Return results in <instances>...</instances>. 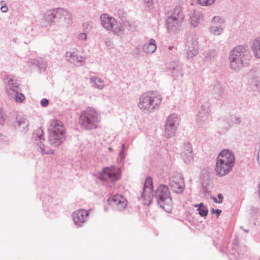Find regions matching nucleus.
<instances>
[{
  "instance_id": "1",
  "label": "nucleus",
  "mask_w": 260,
  "mask_h": 260,
  "mask_svg": "<svg viewBox=\"0 0 260 260\" xmlns=\"http://www.w3.org/2000/svg\"><path fill=\"white\" fill-rule=\"evenodd\" d=\"M251 58L249 47L246 45H238L234 47L229 53L230 68L238 72L247 67Z\"/></svg>"
},
{
  "instance_id": "2",
  "label": "nucleus",
  "mask_w": 260,
  "mask_h": 260,
  "mask_svg": "<svg viewBox=\"0 0 260 260\" xmlns=\"http://www.w3.org/2000/svg\"><path fill=\"white\" fill-rule=\"evenodd\" d=\"M48 131L50 146L57 147L63 143L66 139V129L61 121L56 119L51 120Z\"/></svg>"
},
{
  "instance_id": "3",
  "label": "nucleus",
  "mask_w": 260,
  "mask_h": 260,
  "mask_svg": "<svg viewBox=\"0 0 260 260\" xmlns=\"http://www.w3.org/2000/svg\"><path fill=\"white\" fill-rule=\"evenodd\" d=\"M100 121V115L95 109L91 107L83 110L78 119V122L81 127L88 131L96 128Z\"/></svg>"
},
{
  "instance_id": "4",
  "label": "nucleus",
  "mask_w": 260,
  "mask_h": 260,
  "mask_svg": "<svg viewBox=\"0 0 260 260\" xmlns=\"http://www.w3.org/2000/svg\"><path fill=\"white\" fill-rule=\"evenodd\" d=\"M161 102V95L156 91H149L142 94L138 104L139 108L144 112L152 113L158 108Z\"/></svg>"
},
{
  "instance_id": "5",
  "label": "nucleus",
  "mask_w": 260,
  "mask_h": 260,
  "mask_svg": "<svg viewBox=\"0 0 260 260\" xmlns=\"http://www.w3.org/2000/svg\"><path fill=\"white\" fill-rule=\"evenodd\" d=\"M153 197L157 204L161 208L168 213L171 212L173 201L168 186L163 184L160 185L155 190Z\"/></svg>"
},
{
  "instance_id": "6",
  "label": "nucleus",
  "mask_w": 260,
  "mask_h": 260,
  "mask_svg": "<svg viewBox=\"0 0 260 260\" xmlns=\"http://www.w3.org/2000/svg\"><path fill=\"white\" fill-rule=\"evenodd\" d=\"M181 12L180 7L176 6L169 12L166 20V25L170 34H175L179 30L183 19Z\"/></svg>"
},
{
  "instance_id": "7",
  "label": "nucleus",
  "mask_w": 260,
  "mask_h": 260,
  "mask_svg": "<svg viewBox=\"0 0 260 260\" xmlns=\"http://www.w3.org/2000/svg\"><path fill=\"white\" fill-rule=\"evenodd\" d=\"M7 93L10 100L16 102L21 103L24 99V95L21 93L19 84L13 78L7 77L5 79Z\"/></svg>"
},
{
  "instance_id": "8",
  "label": "nucleus",
  "mask_w": 260,
  "mask_h": 260,
  "mask_svg": "<svg viewBox=\"0 0 260 260\" xmlns=\"http://www.w3.org/2000/svg\"><path fill=\"white\" fill-rule=\"evenodd\" d=\"M212 121L210 104L205 102L201 106L197 116V124L198 127L204 129L208 127Z\"/></svg>"
},
{
  "instance_id": "9",
  "label": "nucleus",
  "mask_w": 260,
  "mask_h": 260,
  "mask_svg": "<svg viewBox=\"0 0 260 260\" xmlns=\"http://www.w3.org/2000/svg\"><path fill=\"white\" fill-rule=\"evenodd\" d=\"M100 19L102 26L107 30L112 31L117 36H120L123 34V29L121 24L114 18L105 13L101 15Z\"/></svg>"
},
{
  "instance_id": "10",
  "label": "nucleus",
  "mask_w": 260,
  "mask_h": 260,
  "mask_svg": "<svg viewBox=\"0 0 260 260\" xmlns=\"http://www.w3.org/2000/svg\"><path fill=\"white\" fill-rule=\"evenodd\" d=\"M32 139L34 143L37 146V149L42 154H53L54 150L47 146H45L44 142L45 141L44 132L41 127L36 129L32 135Z\"/></svg>"
},
{
  "instance_id": "11",
  "label": "nucleus",
  "mask_w": 260,
  "mask_h": 260,
  "mask_svg": "<svg viewBox=\"0 0 260 260\" xmlns=\"http://www.w3.org/2000/svg\"><path fill=\"white\" fill-rule=\"evenodd\" d=\"M121 171L118 168L110 167L104 168L99 173L98 178L103 181L114 182L120 178Z\"/></svg>"
},
{
  "instance_id": "12",
  "label": "nucleus",
  "mask_w": 260,
  "mask_h": 260,
  "mask_svg": "<svg viewBox=\"0 0 260 260\" xmlns=\"http://www.w3.org/2000/svg\"><path fill=\"white\" fill-rule=\"evenodd\" d=\"M153 198L152 180L151 177H147L144 184L143 191L140 197L139 201L144 205H149Z\"/></svg>"
},
{
  "instance_id": "13",
  "label": "nucleus",
  "mask_w": 260,
  "mask_h": 260,
  "mask_svg": "<svg viewBox=\"0 0 260 260\" xmlns=\"http://www.w3.org/2000/svg\"><path fill=\"white\" fill-rule=\"evenodd\" d=\"M179 120V116L176 114H172L168 117L165 124V135L167 138L175 136Z\"/></svg>"
},
{
  "instance_id": "14",
  "label": "nucleus",
  "mask_w": 260,
  "mask_h": 260,
  "mask_svg": "<svg viewBox=\"0 0 260 260\" xmlns=\"http://www.w3.org/2000/svg\"><path fill=\"white\" fill-rule=\"evenodd\" d=\"M109 204L117 211H123L127 206V202L121 194H115L108 200Z\"/></svg>"
},
{
  "instance_id": "15",
  "label": "nucleus",
  "mask_w": 260,
  "mask_h": 260,
  "mask_svg": "<svg viewBox=\"0 0 260 260\" xmlns=\"http://www.w3.org/2000/svg\"><path fill=\"white\" fill-rule=\"evenodd\" d=\"M198 42L196 38L193 37L188 38L185 47V51L186 52L187 58H193L196 56L199 52Z\"/></svg>"
},
{
  "instance_id": "16",
  "label": "nucleus",
  "mask_w": 260,
  "mask_h": 260,
  "mask_svg": "<svg viewBox=\"0 0 260 260\" xmlns=\"http://www.w3.org/2000/svg\"><path fill=\"white\" fill-rule=\"evenodd\" d=\"M89 215V211L85 209H79L74 212L72 214V218L75 224L79 226L82 225Z\"/></svg>"
},
{
  "instance_id": "17",
  "label": "nucleus",
  "mask_w": 260,
  "mask_h": 260,
  "mask_svg": "<svg viewBox=\"0 0 260 260\" xmlns=\"http://www.w3.org/2000/svg\"><path fill=\"white\" fill-rule=\"evenodd\" d=\"M233 166L223 161L217 160L215 171L218 176L222 177L229 173Z\"/></svg>"
},
{
  "instance_id": "18",
  "label": "nucleus",
  "mask_w": 260,
  "mask_h": 260,
  "mask_svg": "<svg viewBox=\"0 0 260 260\" xmlns=\"http://www.w3.org/2000/svg\"><path fill=\"white\" fill-rule=\"evenodd\" d=\"M66 58L68 61L77 66L81 64L86 59L85 56L79 55L77 51L67 52Z\"/></svg>"
},
{
  "instance_id": "19",
  "label": "nucleus",
  "mask_w": 260,
  "mask_h": 260,
  "mask_svg": "<svg viewBox=\"0 0 260 260\" xmlns=\"http://www.w3.org/2000/svg\"><path fill=\"white\" fill-rule=\"evenodd\" d=\"M169 69L175 79L180 80L182 78L184 74L178 60L171 62L169 64Z\"/></svg>"
},
{
  "instance_id": "20",
  "label": "nucleus",
  "mask_w": 260,
  "mask_h": 260,
  "mask_svg": "<svg viewBox=\"0 0 260 260\" xmlns=\"http://www.w3.org/2000/svg\"><path fill=\"white\" fill-rule=\"evenodd\" d=\"M181 155L185 164H188L192 162L193 158V153L191 144L189 143L184 144L183 150Z\"/></svg>"
},
{
  "instance_id": "21",
  "label": "nucleus",
  "mask_w": 260,
  "mask_h": 260,
  "mask_svg": "<svg viewBox=\"0 0 260 260\" xmlns=\"http://www.w3.org/2000/svg\"><path fill=\"white\" fill-rule=\"evenodd\" d=\"M217 160L223 161L233 166L235 164V156L233 152L228 149L223 150L220 152L218 154Z\"/></svg>"
},
{
  "instance_id": "22",
  "label": "nucleus",
  "mask_w": 260,
  "mask_h": 260,
  "mask_svg": "<svg viewBox=\"0 0 260 260\" xmlns=\"http://www.w3.org/2000/svg\"><path fill=\"white\" fill-rule=\"evenodd\" d=\"M57 21L59 20H62L63 22L67 25H69L72 22V15L67 10L58 8H57Z\"/></svg>"
},
{
  "instance_id": "23",
  "label": "nucleus",
  "mask_w": 260,
  "mask_h": 260,
  "mask_svg": "<svg viewBox=\"0 0 260 260\" xmlns=\"http://www.w3.org/2000/svg\"><path fill=\"white\" fill-rule=\"evenodd\" d=\"M14 125L16 128L21 127L22 129V131L26 133L27 131V128L29 125V122L25 116H18L16 118Z\"/></svg>"
},
{
  "instance_id": "24",
  "label": "nucleus",
  "mask_w": 260,
  "mask_h": 260,
  "mask_svg": "<svg viewBox=\"0 0 260 260\" xmlns=\"http://www.w3.org/2000/svg\"><path fill=\"white\" fill-rule=\"evenodd\" d=\"M251 48L254 57L260 59V36L256 37L252 41Z\"/></svg>"
},
{
  "instance_id": "25",
  "label": "nucleus",
  "mask_w": 260,
  "mask_h": 260,
  "mask_svg": "<svg viewBox=\"0 0 260 260\" xmlns=\"http://www.w3.org/2000/svg\"><path fill=\"white\" fill-rule=\"evenodd\" d=\"M202 17V12L194 10L190 16V24L192 27H197L200 23V20Z\"/></svg>"
},
{
  "instance_id": "26",
  "label": "nucleus",
  "mask_w": 260,
  "mask_h": 260,
  "mask_svg": "<svg viewBox=\"0 0 260 260\" xmlns=\"http://www.w3.org/2000/svg\"><path fill=\"white\" fill-rule=\"evenodd\" d=\"M156 48L155 41L153 39H151L148 43L144 44L143 46V50L147 54L154 52Z\"/></svg>"
},
{
  "instance_id": "27",
  "label": "nucleus",
  "mask_w": 260,
  "mask_h": 260,
  "mask_svg": "<svg viewBox=\"0 0 260 260\" xmlns=\"http://www.w3.org/2000/svg\"><path fill=\"white\" fill-rule=\"evenodd\" d=\"M211 92L214 98L216 100H219L223 93L222 86L219 83H216L213 86Z\"/></svg>"
},
{
  "instance_id": "28",
  "label": "nucleus",
  "mask_w": 260,
  "mask_h": 260,
  "mask_svg": "<svg viewBox=\"0 0 260 260\" xmlns=\"http://www.w3.org/2000/svg\"><path fill=\"white\" fill-rule=\"evenodd\" d=\"M90 81L94 87L99 89H102L105 86L104 81L98 77L91 76L90 78Z\"/></svg>"
},
{
  "instance_id": "29",
  "label": "nucleus",
  "mask_w": 260,
  "mask_h": 260,
  "mask_svg": "<svg viewBox=\"0 0 260 260\" xmlns=\"http://www.w3.org/2000/svg\"><path fill=\"white\" fill-rule=\"evenodd\" d=\"M43 204L45 206H48L49 211L55 212V210H53V208L54 207V206L57 205V203H56V201L52 197L50 196H47L45 198V200L44 201Z\"/></svg>"
},
{
  "instance_id": "30",
  "label": "nucleus",
  "mask_w": 260,
  "mask_h": 260,
  "mask_svg": "<svg viewBox=\"0 0 260 260\" xmlns=\"http://www.w3.org/2000/svg\"><path fill=\"white\" fill-rule=\"evenodd\" d=\"M169 184L172 191L177 193H181L183 192L184 188V183L182 182V185L180 182H169Z\"/></svg>"
},
{
  "instance_id": "31",
  "label": "nucleus",
  "mask_w": 260,
  "mask_h": 260,
  "mask_svg": "<svg viewBox=\"0 0 260 260\" xmlns=\"http://www.w3.org/2000/svg\"><path fill=\"white\" fill-rule=\"evenodd\" d=\"M57 9L48 11L46 14V19L48 22H54L57 21Z\"/></svg>"
},
{
  "instance_id": "32",
  "label": "nucleus",
  "mask_w": 260,
  "mask_h": 260,
  "mask_svg": "<svg viewBox=\"0 0 260 260\" xmlns=\"http://www.w3.org/2000/svg\"><path fill=\"white\" fill-rule=\"evenodd\" d=\"M32 63L38 67L40 71H44L47 66L45 60L41 57H38L34 59L32 61Z\"/></svg>"
},
{
  "instance_id": "33",
  "label": "nucleus",
  "mask_w": 260,
  "mask_h": 260,
  "mask_svg": "<svg viewBox=\"0 0 260 260\" xmlns=\"http://www.w3.org/2000/svg\"><path fill=\"white\" fill-rule=\"evenodd\" d=\"M195 207H198L197 211L199 215L202 216H206L208 213V209L204 205L203 203H201L199 204H196L194 205Z\"/></svg>"
},
{
  "instance_id": "34",
  "label": "nucleus",
  "mask_w": 260,
  "mask_h": 260,
  "mask_svg": "<svg viewBox=\"0 0 260 260\" xmlns=\"http://www.w3.org/2000/svg\"><path fill=\"white\" fill-rule=\"evenodd\" d=\"M241 121V118L235 115H230L228 119V123L229 126L234 124H239Z\"/></svg>"
},
{
  "instance_id": "35",
  "label": "nucleus",
  "mask_w": 260,
  "mask_h": 260,
  "mask_svg": "<svg viewBox=\"0 0 260 260\" xmlns=\"http://www.w3.org/2000/svg\"><path fill=\"white\" fill-rule=\"evenodd\" d=\"M223 31V28L220 26L212 25L210 27V32L215 36L221 35Z\"/></svg>"
},
{
  "instance_id": "36",
  "label": "nucleus",
  "mask_w": 260,
  "mask_h": 260,
  "mask_svg": "<svg viewBox=\"0 0 260 260\" xmlns=\"http://www.w3.org/2000/svg\"><path fill=\"white\" fill-rule=\"evenodd\" d=\"M180 182L182 185V182H184L183 178L182 175L178 173L173 174L170 178V182Z\"/></svg>"
},
{
  "instance_id": "37",
  "label": "nucleus",
  "mask_w": 260,
  "mask_h": 260,
  "mask_svg": "<svg viewBox=\"0 0 260 260\" xmlns=\"http://www.w3.org/2000/svg\"><path fill=\"white\" fill-rule=\"evenodd\" d=\"M215 51L213 50H209L205 54L204 60L207 62L211 61L214 58Z\"/></svg>"
},
{
  "instance_id": "38",
  "label": "nucleus",
  "mask_w": 260,
  "mask_h": 260,
  "mask_svg": "<svg viewBox=\"0 0 260 260\" xmlns=\"http://www.w3.org/2000/svg\"><path fill=\"white\" fill-rule=\"evenodd\" d=\"M202 6H210L214 3L215 0H197Z\"/></svg>"
},
{
  "instance_id": "39",
  "label": "nucleus",
  "mask_w": 260,
  "mask_h": 260,
  "mask_svg": "<svg viewBox=\"0 0 260 260\" xmlns=\"http://www.w3.org/2000/svg\"><path fill=\"white\" fill-rule=\"evenodd\" d=\"M211 23L213 25L216 24H222L224 23L223 20L219 16H214L213 17Z\"/></svg>"
},
{
  "instance_id": "40",
  "label": "nucleus",
  "mask_w": 260,
  "mask_h": 260,
  "mask_svg": "<svg viewBox=\"0 0 260 260\" xmlns=\"http://www.w3.org/2000/svg\"><path fill=\"white\" fill-rule=\"evenodd\" d=\"M253 85L255 89L260 93V79L254 80L253 82Z\"/></svg>"
},
{
  "instance_id": "41",
  "label": "nucleus",
  "mask_w": 260,
  "mask_h": 260,
  "mask_svg": "<svg viewBox=\"0 0 260 260\" xmlns=\"http://www.w3.org/2000/svg\"><path fill=\"white\" fill-rule=\"evenodd\" d=\"M6 119L5 114L3 110L0 108V124H3Z\"/></svg>"
},
{
  "instance_id": "42",
  "label": "nucleus",
  "mask_w": 260,
  "mask_h": 260,
  "mask_svg": "<svg viewBox=\"0 0 260 260\" xmlns=\"http://www.w3.org/2000/svg\"><path fill=\"white\" fill-rule=\"evenodd\" d=\"M117 14L121 19H123L126 17V13L122 9L119 10L117 12Z\"/></svg>"
},
{
  "instance_id": "43",
  "label": "nucleus",
  "mask_w": 260,
  "mask_h": 260,
  "mask_svg": "<svg viewBox=\"0 0 260 260\" xmlns=\"http://www.w3.org/2000/svg\"><path fill=\"white\" fill-rule=\"evenodd\" d=\"M78 40L80 41H85L87 40V35L86 33H81L78 36Z\"/></svg>"
},
{
  "instance_id": "44",
  "label": "nucleus",
  "mask_w": 260,
  "mask_h": 260,
  "mask_svg": "<svg viewBox=\"0 0 260 260\" xmlns=\"http://www.w3.org/2000/svg\"><path fill=\"white\" fill-rule=\"evenodd\" d=\"M49 104V101L46 99H43L41 101V105L42 107H45Z\"/></svg>"
},
{
  "instance_id": "45",
  "label": "nucleus",
  "mask_w": 260,
  "mask_h": 260,
  "mask_svg": "<svg viewBox=\"0 0 260 260\" xmlns=\"http://www.w3.org/2000/svg\"><path fill=\"white\" fill-rule=\"evenodd\" d=\"M211 212L212 214H216V216L218 217L220 214L221 210L219 209H214V208H212Z\"/></svg>"
},
{
  "instance_id": "46",
  "label": "nucleus",
  "mask_w": 260,
  "mask_h": 260,
  "mask_svg": "<svg viewBox=\"0 0 260 260\" xmlns=\"http://www.w3.org/2000/svg\"><path fill=\"white\" fill-rule=\"evenodd\" d=\"M105 44L106 45L109 47H113V43L111 39L107 38L105 40Z\"/></svg>"
},
{
  "instance_id": "47",
  "label": "nucleus",
  "mask_w": 260,
  "mask_h": 260,
  "mask_svg": "<svg viewBox=\"0 0 260 260\" xmlns=\"http://www.w3.org/2000/svg\"><path fill=\"white\" fill-rule=\"evenodd\" d=\"M1 10L3 12L6 13L8 11L9 9H8V7L6 5H5L2 6L1 8Z\"/></svg>"
},
{
  "instance_id": "48",
  "label": "nucleus",
  "mask_w": 260,
  "mask_h": 260,
  "mask_svg": "<svg viewBox=\"0 0 260 260\" xmlns=\"http://www.w3.org/2000/svg\"><path fill=\"white\" fill-rule=\"evenodd\" d=\"M211 199H212L213 200L214 202L215 203L221 204L222 203V201H221V200L218 201L217 199L215 197L211 196Z\"/></svg>"
},
{
  "instance_id": "49",
  "label": "nucleus",
  "mask_w": 260,
  "mask_h": 260,
  "mask_svg": "<svg viewBox=\"0 0 260 260\" xmlns=\"http://www.w3.org/2000/svg\"><path fill=\"white\" fill-rule=\"evenodd\" d=\"M119 155L121 159H124L125 157V155L124 154V151L121 150Z\"/></svg>"
},
{
  "instance_id": "50",
  "label": "nucleus",
  "mask_w": 260,
  "mask_h": 260,
  "mask_svg": "<svg viewBox=\"0 0 260 260\" xmlns=\"http://www.w3.org/2000/svg\"><path fill=\"white\" fill-rule=\"evenodd\" d=\"M135 50L138 54V56H140L141 54L140 48L139 47H138L136 48Z\"/></svg>"
},
{
  "instance_id": "51",
  "label": "nucleus",
  "mask_w": 260,
  "mask_h": 260,
  "mask_svg": "<svg viewBox=\"0 0 260 260\" xmlns=\"http://www.w3.org/2000/svg\"><path fill=\"white\" fill-rule=\"evenodd\" d=\"M145 3H147L149 6L153 3V0H144Z\"/></svg>"
},
{
  "instance_id": "52",
  "label": "nucleus",
  "mask_w": 260,
  "mask_h": 260,
  "mask_svg": "<svg viewBox=\"0 0 260 260\" xmlns=\"http://www.w3.org/2000/svg\"><path fill=\"white\" fill-rule=\"evenodd\" d=\"M217 197L219 199V200H221L222 201L223 200V196L222 194L221 193H219L218 195H217Z\"/></svg>"
},
{
  "instance_id": "53",
  "label": "nucleus",
  "mask_w": 260,
  "mask_h": 260,
  "mask_svg": "<svg viewBox=\"0 0 260 260\" xmlns=\"http://www.w3.org/2000/svg\"><path fill=\"white\" fill-rule=\"evenodd\" d=\"M258 191H257V194L259 197V199L260 200V183L258 185Z\"/></svg>"
},
{
  "instance_id": "54",
  "label": "nucleus",
  "mask_w": 260,
  "mask_h": 260,
  "mask_svg": "<svg viewBox=\"0 0 260 260\" xmlns=\"http://www.w3.org/2000/svg\"><path fill=\"white\" fill-rule=\"evenodd\" d=\"M121 150L125 151V145H124V144H122V145H121Z\"/></svg>"
},
{
  "instance_id": "55",
  "label": "nucleus",
  "mask_w": 260,
  "mask_h": 260,
  "mask_svg": "<svg viewBox=\"0 0 260 260\" xmlns=\"http://www.w3.org/2000/svg\"><path fill=\"white\" fill-rule=\"evenodd\" d=\"M174 49H175V47L174 46H170L169 47V50H170V51L171 50H173Z\"/></svg>"
},
{
  "instance_id": "56",
  "label": "nucleus",
  "mask_w": 260,
  "mask_h": 260,
  "mask_svg": "<svg viewBox=\"0 0 260 260\" xmlns=\"http://www.w3.org/2000/svg\"><path fill=\"white\" fill-rule=\"evenodd\" d=\"M3 139H4V136L3 135H2L1 134H0V141L3 140Z\"/></svg>"
},
{
  "instance_id": "57",
  "label": "nucleus",
  "mask_w": 260,
  "mask_h": 260,
  "mask_svg": "<svg viewBox=\"0 0 260 260\" xmlns=\"http://www.w3.org/2000/svg\"><path fill=\"white\" fill-rule=\"evenodd\" d=\"M233 244L234 246H237V241L236 239L235 240V242Z\"/></svg>"
},
{
  "instance_id": "58",
  "label": "nucleus",
  "mask_w": 260,
  "mask_h": 260,
  "mask_svg": "<svg viewBox=\"0 0 260 260\" xmlns=\"http://www.w3.org/2000/svg\"><path fill=\"white\" fill-rule=\"evenodd\" d=\"M244 231L245 232V233H248L249 230H244Z\"/></svg>"
},
{
  "instance_id": "59",
  "label": "nucleus",
  "mask_w": 260,
  "mask_h": 260,
  "mask_svg": "<svg viewBox=\"0 0 260 260\" xmlns=\"http://www.w3.org/2000/svg\"><path fill=\"white\" fill-rule=\"evenodd\" d=\"M4 2V1H2L0 2V3H1V4H3Z\"/></svg>"
},
{
  "instance_id": "60",
  "label": "nucleus",
  "mask_w": 260,
  "mask_h": 260,
  "mask_svg": "<svg viewBox=\"0 0 260 260\" xmlns=\"http://www.w3.org/2000/svg\"><path fill=\"white\" fill-rule=\"evenodd\" d=\"M128 26H129V27H131V25L129 23H128Z\"/></svg>"
},
{
  "instance_id": "61",
  "label": "nucleus",
  "mask_w": 260,
  "mask_h": 260,
  "mask_svg": "<svg viewBox=\"0 0 260 260\" xmlns=\"http://www.w3.org/2000/svg\"><path fill=\"white\" fill-rule=\"evenodd\" d=\"M259 260H260V258H259Z\"/></svg>"
}]
</instances>
